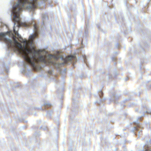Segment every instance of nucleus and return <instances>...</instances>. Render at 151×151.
Masks as SVG:
<instances>
[{"label": "nucleus", "mask_w": 151, "mask_h": 151, "mask_svg": "<svg viewBox=\"0 0 151 151\" xmlns=\"http://www.w3.org/2000/svg\"><path fill=\"white\" fill-rule=\"evenodd\" d=\"M50 55H52L51 54H50Z\"/></svg>", "instance_id": "nucleus-3"}, {"label": "nucleus", "mask_w": 151, "mask_h": 151, "mask_svg": "<svg viewBox=\"0 0 151 151\" xmlns=\"http://www.w3.org/2000/svg\"><path fill=\"white\" fill-rule=\"evenodd\" d=\"M135 129L136 130L137 129H136V127H135Z\"/></svg>", "instance_id": "nucleus-2"}, {"label": "nucleus", "mask_w": 151, "mask_h": 151, "mask_svg": "<svg viewBox=\"0 0 151 151\" xmlns=\"http://www.w3.org/2000/svg\"><path fill=\"white\" fill-rule=\"evenodd\" d=\"M24 67H26V65L25 64H24Z\"/></svg>", "instance_id": "nucleus-1"}]
</instances>
